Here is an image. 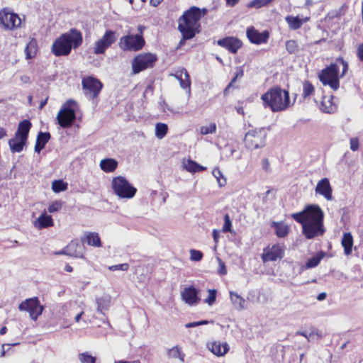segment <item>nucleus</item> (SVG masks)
Listing matches in <instances>:
<instances>
[{
    "instance_id": "c756f323",
    "label": "nucleus",
    "mask_w": 363,
    "mask_h": 363,
    "mask_svg": "<svg viewBox=\"0 0 363 363\" xmlns=\"http://www.w3.org/2000/svg\"><path fill=\"white\" fill-rule=\"evenodd\" d=\"M53 220L51 216L45 213L41 214L35 222V226L38 229L46 228L53 225Z\"/></svg>"
},
{
    "instance_id": "052dcab7",
    "label": "nucleus",
    "mask_w": 363,
    "mask_h": 363,
    "mask_svg": "<svg viewBox=\"0 0 363 363\" xmlns=\"http://www.w3.org/2000/svg\"><path fill=\"white\" fill-rule=\"evenodd\" d=\"M244 75V71L242 67H238L237 68V72L235 73V77L231 80L232 82H235L237 79L242 77Z\"/></svg>"
},
{
    "instance_id": "9b49d317",
    "label": "nucleus",
    "mask_w": 363,
    "mask_h": 363,
    "mask_svg": "<svg viewBox=\"0 0 363 363\" xmlns=\"http://www.w3.org/2000/svg\"><path fill=\"white\" fill-rule=\"evenodd\" d=\"M18 309L21 311H28L30 318L35 320L42 314L43 306L40 304L38 298H32L21 302L18 306Z\"/></svg>"
},
{
    "instance_id": "864d4df0",
    "label": "nucleus",
    "mask_w": 363,
    "mask_h": 363,
    "mask_svg": "<svg viewBox=\"0 0 363 363\" xmlns=\"http://www.w3.org/2000/svg\"><path fill=\"white\" fill-rule=\"evenodd\" d=\"M231 220L228 214H225L224 216V224L223 226V231L225 233L231 232Z\"/></svg>"
},
{
    "instance_id": "69168bd1",
    "label": "nucleus",
    "mask_w": 363,
    "mask_h": 363,
    "mask_svg": "<svg viewBox=\"0 0 363 363\" xmlns=\"http://www.w3.org/2000/svg\"><path fill=\"white\" fill-rule=\"evenodd\" d=\"M220 233L218 230L214 229L213 230V238L215 241V242H218V238H219Z\"/></svg>"
},
{
    "instance_id": "0e129e2a",
    "label": "nucleus",
    "mask_w": 363,
    "mask_h": 363,
    "mask_svg": "<svg viewBox=\"0 0 363 363\" xmlns=\"http://www.w3.org/2000/svg\"><path fill=\"white\" fill-rule=\"evenodd\" d=\"M262 165L263 169H264L266 172L269 171V162L268 159H267V158L263 159L262 161Z\"/></svg>"
},
{
    "instance_id": "3c124183",
    "label": "nucleus",
    "mask_w": 363,
    "mask_h": 363,
    "mask_svg": "<svg viewBox=\"0 0 363 363\" xmlns=\"http://www.w3.org/2000/svg\"><path fill=\"white\" fill-rule=\"evenodd\" d=\"M216 131V125L215 123H211L209 125L201 126L200 128V133L202 135L213 133Z\"/></svg>"
},
{
    "instance_id": "58836bf2",
    "label": "nucleus",
    "mask_w": 363,
    "mask_h": 363,
    "mask_svg": "<svg viewBox=\"0 0 363 363\" xmlns=\"http://www.w3.org/2000/svg\"><path fill=\"white\" fill-rule=\"evenodd\" d=\"M168 126L166 123H157L155 125V136L158 139H162L167 133Z\"/></svg>"
},
{
    "instance_id": "c03bdc74",
    "label": "nucleus",
    "mask_w": 363,
    "mask_h": 363,
    "mask_svg": "<svg viewBox=\"0 0 363 363\" xmlns=\"http://www.w3.org/2000/svg\"><path fill=\"white\" fill-rule=\"evenodd\" d=\"M19 342L4 343L1 346L0 357H4L6 354H10L12 352L11 347L18 345Z\"/></svg>"
},
{
    "instance_id": "2f4dec72",
    "label": "nucleus",
    "mask_w": 363,
    "mask_h": 363,
    "mask_svg": "<svg viewBox=\"0 0 363 363\" xmlns=\"http://www.w3.org/2000/svg\"><path fill=\"white\" fill-rule=\"evenodd\" d=\"M230 298L236 310L241 311L245 308V300L238 294L234 291H230Z\"/></svg>"
},
{
    "instance_id": "a18cd8bd",
    "label": "nucleus",
    "mask_w": 363,
    "mask_h": 363,
    "mask_svg": "<svg viewBox=\"0 0 363 363\" xmlns=\"http://www.w3.org/2000/svg\"><path fill=\"white\" fill-rule=\"evenodd\" d=\"M314 91V87L309 81H305L303 84V97L310 96Z\"/></svg>"
},
{
    "instance_id": "cd10ccee",
    "label": "nucleus",
    "mask_w": 363,
    "mask_h": 363,
    "mask_svg": "<svg viewBox=\"0 0 363 363\" xmlns=\"http://www.w3.org/2000/svg\"><path fill=\"white\" fill-rule=\"evenodd\" d=\"M341 244L344 248V252L346 255H350L352 251L353 237L351 233H344Z\"/></svg>"
},
{
    "instance_id": "473e14b6",
    "label": "nucleus",
    "mask_w": 363,
    "mask_h": 363,
    "mask_svg": "<svg viewBox=\"0 0 363 363\" xmlns=\"http://www.w3.org/2000/svg\"><path fill=\"white\" fill-rule=\"evenodd\" d=\"M38 51V43L35 39L32 38L25 48L26 59H32L35 57Z\"/></svg>"
},
{
    "instance_id": "79ce46f5",
    "label": "nucleus",
    "mask_w": 363,
    "mask_h": 363,
    "mask_svg": "<svg viewBox=\"0 0 363 363\" xmlns=\"http://www.w3.org/2000/svg\"><path fill=\"white\" fill-rule=\"evenodd\" d=\"M272 1L273 0H252L247 4V8L259 9L268 6Z\"/></svg>"
},
{
    "instance_id": "f8f14e48",
    "label": "nucleus",
    "mask_w": 363,
    "mask_h": 363,
    "mask_svg": "<svg viewBox=\"0 0 363 363\" xmlns=\"http://www.w3.org/2000/svg\"><path fill=\"white\" fill-rule=\"evenodd\" d=\"M116 40V32L107 30L104 35L96 41L94 47V53L96 55L104 54Z\"/></svg>"
},
{
    "instance_id": "5fc2aeb1",
    "label": "nucleus",
    "mask_w": 363,
    "mask_h": 363,
    "mask_svg": "<svg viewBox=\"0 0 363 363\" xmlns=\"http://www.w3.org/2000/svg\"><path fill=\"white\" fill-rule=\"evenodd\" d=\"M62 208V202L60 201H56L53 203H52L49 206H48V211L50 213H55V212H57L58 211H60Z\"/></svg>"
},
{
    "instance_id": "393cba45",
    "label": "nucleus",
    "mask_w": 363,
    "mask_h": 363,
    "mask_svg": "<svg viewBox=\"0 0 363 363\" xmlns=\"http://www.w3.org/2000/svg\"><path fill=\"white\" fill-rule=\"evenodd\" d=\"M111 303V297L108 294H104L101 297L96 298L97 311L103 315L108 311Z\"/></svg>"
},
{
    "instance_id": "774afa93",
    "label": "nucleus",
    "mask_w": 363,
    "mask_h": 363,
    "mask_svg": "<svg viewBox=\"0 0 363 363\" xmlns=\"http://www.w3.org/2000/svg\"><path fill=\"white\" fill-rule=\"evenodd\" d=\"M115 363H140V362L139 360H133V361L119 360V361H116Z\"/></svg>"
},
{
    "instance_id": "bb28decb",
    "label": "nucleus",
    "mask_w": 363,
    "mask_h": 363,
    "mask_svg": "<svg viewBox=\"0 0 363 363\" xmlns=\"http://www.w3.org/2000/svg\"><path fill=\"white\" fill-rule=\"evenodd\" d=\"M26 141L27 140L18 138L16 135L13 138L10 139L9 140V145L11 152H21L23 150V147L26 144Z\"/></svg>"
},
{
    "instance_id": "0eeeda50",
    "label": "nucleus",
    "mask_w": 363,
    "mask_h": 363,
    "mask_svg": "<svg viewBox=\"0 0 363 363\" xmlns=\"http://www.w3.org/2000/svg\"><path fill=\"white\" fill-rule=\"evenodd\" d=\"M267 133L264 128L249 130L245 135V147L253 150L265 146Z\"/></svg>"
},
{
    "instance_id": "49530a36",
    "label": "nucleus",
    "mask_w": 363,
    "mask_h": 363,
    "mask_svg": "<svg viewBox=\"0 0 363 363\" xmlns=\"http://www.w3.org/2000/svg\"><path fill=\"white\" fill-rule=\"evenodd\" d=\"M286 49L290 54H295L298 51V45L296 40H289L286 42Z\"/></svg>"
},
{
    "instance_id": "a211bd4d",
    "label": "nucleus",
    "mask_w": 363,
    "mask_h": 363,
    "mask_svg": "<svg viewBox=\"0 0 363 363\" xmlns=\"http://www.w3.org/2000/svg\"><path fill=\"white\" fill-rule=\"evenodd\" d=\"M315 191L316 194L323 196L328 201L333 199L332 187L328 178H323L318 182Z\"/></svg>"
},
{
    "instance_id": "e433bc0d",
    "label": "nucleus",
    "mask_w": 363,
    "mask_h": 363,
    "mask_svg": "<svg viewBox=\"0 0 363 363\" xmlns=\"http://www.w3.org/2000/svg\"><path fill=\"white\" fill-rule=\"evenodd\" d=\"M86 241L87 244L94 247H101V239L99 236V234L96 233H89L86 238L82 240V242Z\"/></svg>"
},
{
    "instance_id": "c9c22d12",
    "label": "nucleus",
    "mask_w": 363,
    "mask_h": 363,
    "mask_svg": "<svg viewBox=\"0 0 363 363\" xmlns=\"http://www.w3.org/2000/svg\"><path fill=\"white\" fill-rule=\"evenodd\" d=\"M296 335H300L305 337L308 341H313L314 340L315 335L317 336V338L322 337L321 333L315 328H312L309 331H298Z\"/></svg>"
},
{
    "instance_id": "13d9d810",
    "label": "nucleus",
    "mask_w": 363,
    "mask_h": 363,
    "mask_svg": "<svg viewBox=\"0 0 363 363\" xmlns=\"http://www.w3.org/2000/svg\"><path fill=\"white\" fill-rule=\"evenodd\" d=\"M209 323H210V321L203 320H200V321L188 323L185 324L184 326L186 328H194V327H198L200 325H207Z\"/></svg>"
},
{
    "instance_id": "6e6552de",
    "label": "nucleus",
    "mask_w": 363,
    "mask_h": 363,
    "mask_svg": "<svg viewBox=\"0 0 363 363\" xmlns=\"http://www.w3.org/2000/svg\"><path fill=\"white\" fill-rule=\"evenodd\" d=\"M145 41L141 34H128L120 38L119 48L123 51H138L145 45Z\"/></svg>"
},
{
    "instance_id": "7ed1b4c3",
    "label": "nucleus",
    "mask_w": 363,
    "mask_h": 363,
    "mask_svg": "<svg viewBox=\"0 0 363 363\" xmlns=\"http://www.w3.org/2000/svg\"><path fill=\"white\" fill-rule=\"evenodd\" d=\"M201 18V9L196 6H191L184 12L179 19L178 30L183 35L184 40L193 38L199 30L196 26Z\"/></svg>"
},
{
    "instance_id": "09e8293b",
    "label": "nucleus",
    "mask_w": 363,
    "mask_h": 363,
    "mask_svg": "<svg viewBox=\"0 0 363 363\" xmlns=\"http://www.w3.org/2000/svg\"><path fill=\"white\" fill-rule=\"evenodd\" d=\"M79 360L81 363H96V357L88 352H82L79 354Z\"/></svg>"
},
{
    "instance_id": "39448f33",
    "label": "nucleus",
    "mask_w": 363,
    "mask_h": 363,
    "mask_svg": "<svg viewBox=\"0 0 363 363\" xmlns=\"http://www.w3.org/2000/svg\"><path fill=\"white\" fill-rule=\"evenodd\" d=\"M77 102L72 99L67 101L57 115L58 124L63 128L71 127L75 121L76 113L74 107Z\"/></svg>"
},
{
    "instance_id": "f03ea898",
    "label": "nucleus",
    "mask_w": 363,
    "mask_h": 363,
    "mask_svg": "<svg viewBox=\"0 0 363 363\" xmlns=\"http://www.w3.org/2000/svg\"><path fill=\"white\" fill-rule=\"evenodd\" d=\"M261 99L265 108H269L273 112L286 110L291 106L289 93L279 86L269 89L262 95Z\"/></svg>"
},
{
    "instance_id": "f257e3e1",
    "label": "nucleus",
    "mask_w": 363,
    "mask_h": 363,
    "mask_svg": "<svg viewBox=\"0 0 363 363\" xmlns=\"http://www.w3.org/2000/svg\"><path fill=\"white\" fill-rule=\"evenodd\" d=\"M291 216L297 223L301 224L302 233L307 239L320 236L325 231L323 226V211L316 204L308 205L302 211L293 213Z\"/></svg>"
},
{
    "instance_id": "1a4fd4ad",
    "label": "nucleus",
    "mask_w": 363,
    "mask_h": 363,
    "mask_svg": "<svg viewBox=\"0 0 363 363\" xmlns=\"http://www.w3.org/2000/svg\"><path fill=\"white\" fill-rule=\"evenodd\" d=\"M157 60V55L150 52L137 55L134 57L132 63L133 73L138 74L143 70L152 67Z\"/></svg>"
},
{
    "instance_id": "37998d69",
    "label": "nucleus",
    "mask_w": 363,
    "mask_h": 363,
    "mask_svg": "<svg viewBox=\"0 0 363 363\" xmlns=\"http://www.w3.org/2000/svg\"><path fill=\"white\" fill-rule=\"evenodd\" d=\"M275 231L279 238H284L289 233V228L283 224L275 223Z\"/></svg>"
},
{
    "instance_id": "2eb2a0df",
    "label": "nucleus",
    "mask_w": 363,
    "mask_h": 363,
    "mask_svg": "<svg viewBox=\"0 0 363 363\" xmlns=\"http://www.w3.org/2000/svg\"><path fill=\"white\" fill-rule=\"evenodd\" d=\"M62 35L67 38L68 45L72 49H77L83 43V35L80 30L77 28H71L69 31L62 33Z\"/></svg>"
},
{
    "instance_id": "8fccbe9b",
    "label": "nucleus",
    "mask_w": 363,
    "mask_h": 363,
    "mask_svg": "<svg viewBox=\"0 0 363 363\" xmlns=\"http://www.w3.org/2000/svg\"><path fill=\"white\" fill-rule=\"evenodd\" d=\"M208 296L204 300V302L208 306H212L216 300L217 291L216 289H208Z\"/></svg>"
},
{
    "instance_id": "4d7b16f0",
    "label": "nucleus",
    "mask_w": 363,
    "mask_h": 363,
    "mask_svg": "<svg viewBox=\"0 0 363 363\" xmlns=\"http://www.w3.org/2000/svg\"><path fill=\"white\" fill-rule=\"evenodd\" d=\"M129 268V264L127 263H123L116 265H112L108 267L111 271L121 270L127 271Z\"/></svg>"
},
{
    "instance_id": "680f3d73",
    "label": "nucleus",
    "mask_w": 363,
    "mask_h": 363,
    "mask_svg": "<svg viewBox=\"0 0 363 363\" xmlns=\"http://www.w3.org/2000/svg\"><path fill=\"white\" fill-rule=\"evenodd\" d=\"M218 259L219 265H220L219 269H218V273L221 275L226 274L227 270H226L224 262H223L222 260L219 258Z\"/></svg>"
},
{
    "instance_id": "338daca9",
    "label": "nucleus",
    "mask_w": 363,
    "mask_h": 363,
    "mask_svg": "<svg viewBox=\"0 0 363 363\" xmlns=\"http://www.w3.org/2000/svg\"><path fill=\"white\" fill-rule=\"evenodd\" d=\"M20 80L24 84H28L30 82V77L27 75H23L20 77Z\"/></svg>"
},
{
    "instance_id": "b1692460",
    "label": "nucleus",
    "mask_w": 363,
    "mask_h": 363,
    "mask_svg": "<svg viewBox=\"0 0 363 363\" xmlns=\"http://www.w3.org/2000/svg\"><path fill=\"white\" fill-rule=\"evenodd\" d=\"M208 348L213 354L218 357L225 355L229 350V346L227 343L221 344L219 342L208 344Z\"/></svg>"
},
{
    "instance_id": "6ab92c4d",
    "label": "nucleus",
    "mask_w": 363,
    "mask_h": 363,
    "mask_svg": "<svg viewBox=\"0 0 363 363\" xmlns=\"http://www.w3.org/2000/svg\"><path fill=\"white\" fill-rule=\"evenodd\" d=\"M181 295L182 300L189 306L196 305L200 301L198 290L192 286L185 288Z\"/></svg>"
},
{
    "instance_id": "5701e85b",
    "label": "nucleus",
    "mask_w": 363,
    "mask_h": 363,
    "mask_svg": "<svg viewBox=\"0 0 363 363\" xmlns=\"http://www.w3.org/2000/svg\"><path fill=\"white\" fill-rule=\"evenodd\" d=\"M333 99L334 96L333 95L323 96L320 109L326 113H335L337 110V106L335 102H333Z\"/></svg>"
},
{
    "instance_id": "7c9ffc66",
    "label": "nucleus",
    "mask_w": 363,
    "mask_h": 363,
    "mask_svg": "<svg viewBox=\"0 0 363 363\" xmlns=\"http://www.w3.org/2000/svg\"><path fill=\"white\" fill-rule=\"evenodd\" d=\"M118 167V162L113 158H106L101 161V169L106 172H113Z\"/></svg>"
},
{
    "instance_id": "dca6fc26",
    "label": "nucleus",
    "mask_w": 363,
    "mask_h": 363,
    "mask_svg": "<svg viewBox=\"0 0 363 363\" xmlns=\"http://www.w3.org/2000/svg\"><path fill=\"white\" fill-rule=\"evenodd\" d=\"M246 35L248 40L252 43L257 45L267 43L269 37L268 31L264 30L260 33L257 30H256L253 26L247 28Z\"/></svg>"
},
{
    "instance_id": "a19ab883",
    "label": "nucleus",
    "mask_w": 363,
    "mask_h": 363,
    "mask_svg": "<svg viewBox=\"0 0 363 363\" xmlns=\"http://www.w3.org/2000/svg\"><path fill=\"white\" fill-rule=\"evenodd\" d=\"M50 139V134L48 132L40 131L36 138V143L45 147L47 143Z\"/></svg>"
},
{
    "instance_id": "f704fd0d",
    "label": "nucleus",
    "mask_w": 363,
    "mask_h": 363,
    "mask_svg": "<svg viewBox=\"0 0 363 363\" xmlns=\"http://www.w3.org/2000/svg\"><path fill=\"white\" fill-rule=\"evenodd\" d=\"M325 255V252L323 251H320L316 254V255L309 258L308 261L306 263V267L307 269H311L315 267L319 264L321 259H323V257Z\"/></svg>"
},
{
    "instance_id": "4be33fe9",
    "label": "nucleus",
    "mask_w": 363,
    "mask_h": 363,
    "mask_svg": "<svg viewBox=\"0 0 363 363\" xmlns=\"http://www.w3.org/2000/svg\"><path fill=\"white\" fill-rule=\"evenodd\" d=\"M284 256V250L283 247L279 245H274L267 253L262 255V259L264 262L276 261L278 259L283 258Z\"/></svg>"
},
{
    "instance_id": "bf43d9fd",
    "label": "nucleus",
    "mask_w": 363,
    "mask_h": 363,
    "mask_svg": "<svg viewBox=\"0 0 363 363\" xmlns=\"http://www.w3.org/2000/svg\"><path fill=\"white\" fill-rule=\"evenodd\" d=\"M350 149L352 151H357L359 148V140L357 138H352L350 140Z\"/></svg>"
},
{
    "instance_id": "9d476101",
    "label": "nucleus",
    "mask_w": 363,
    "mask_h": 363,
    "mask_svg": "<svg viewBox=\"0 0 363 363\" xmlns=\"http://www.w3.org/2000/svg\"><path fill=\"white\" fill-rule=\"evenodd\" d=\"M84 95L89 99L96 98L103 88V84L92 76L85 77L82 80Z\"/></svg>"
},
{
    "instance_id": "f3484780",
    "label": "nucleus",
    "mask_w": 363,
    "mask_h": 363,
    "mask_svg": "<svg viewBox=\"0 0 363 363\" xmlns=\"http://www.w3.org/2000/svg\"><path fill=\"white\" fill-rule=\"evenodd\" d=\"M217 44L228 50L230 52L235 54L238 50L242 47V42L238 38L235 37H225L217 41Z\"/></svg>"
},
{
    "instance_id": "4468645a",
    "label": "nucleus",
    "mask_w": 363,
    "mask_h": 363,
    "mask_svg": "<svg viewBox=\"0 0 363 363\" xmlns=\"http://www.w3.org/2000/svg\"><path fill=\"white\" fill-rule=\"evenodd\" d=\"M71 46L68 45L67 38L60 35L52 45V52L57 57L67 56L71 52Z\"/></svg>"
},
{
    "instance_id": "20e7f679",
    "label": "nucleus",
    "mask_w": 363,
    "mask_h": 363,
    "mask_svg": "<svg viewBox=\"0 0 363 363\" xmlns=\"http://www.w3.org/2000/svg\"><path fill=\"white\" fill-rule=\"evenodd\" d=\"M111 187L115 194L121 199H132L137 192V189L122 176L113 178Z\"/></svg>"
},
{
    "instance_id": "de8ad7c7",
    "label": "nucleus",
    "mask_w": 363,
    "mask_h": 363,
    "mask_svg": "<svg viewBox=\"0 0 363 363\" xmlns=\"http://www.w3.org/2000/svg\"><path fill=\"white\" fill-rule=\"evenodd\" d=\"M212 174L216 178L219 186L221 187L226 184V179L223 178L222 172L218 167L213 169Z\"/></svg>"
},
{
    "instance_id": "4c0bfd02",
    "label": "nucleus",
    "mask_w": 363,
    "mask_h": 363,
    "mask_svg": "<svg viewBox=\"0 0 363 363\" xmlns=\"http://www.w3.org/2000/svg\"><path fill=\"white\" fill-rule=\"evenodd\" d=\"M286 21L289 24V28L292 30L300 28L303 24L302 20L298 16H288L286 17Z\"/></svg>"
},
{
    "instance_id": "603ef678",
    "label": "nucleus",
    "mask_w": 363,
    "mask_h": 363,
    "mask_svg": "<svg viewBox=\"0 0 363 363\" xmlns=\"http://www.w3.org/2000/svg\"><path fill=\"white\" fill-rule=\"evenodd\" d=\"M203 257V253L196 250H190V259L193 261L199 262Z\"/></svg>"
},
{
    "instance_id": "72a5a7b5",
    "label": "nucleus",
    "mask_w": 363,
    "mask_h": 363,
    "mask_svg": "<svg viewBox=\"0 0 363 363\" xmlns=\"http://www.w3.org/2000/svg\"><path fill=\"white\" fill-rule=\"evenodd\" d=\"M167 356L169 358L179 359L182 362H184L185 354L182 352V348L178 345L169 349L167 350Z\"/></svg>"
},
{
    "instance_id": "c85d7f7f",
    "label": "nucleus",
    "mask_w": 363,
    "mask_h": 363,
    "mask_svg": "<svg viewBox=\"0 0 363 363\" xmlns=\"http://www.w3.org/2000/svg\"><path fill=\"white\" fill-rule=\"evenodd\" d=\"M183 167L191 173L199 172L206 170V167L199 164L195 161L188 159L184 160Z\"/></svg>"
},
{
    "instance_id": "423d86ee",
    "label": "nucleus",
    "mask_w": 363,
    "mask_h": 363,
    "mask_svg": "<svg viewBox=\"0 0 363 363\" xmlns=\"http://www.w3.org/2000/svg\"><path fill=\"white\" fill-rule=\"evenodd\" d=\"M320 82L324 86H329L333 90L336 91L340 86L339 67L337 63H331L329 66L322 69L318 74Z\"/></svg>"
},
{
    "instance_id": "aec40b11",
    "label": "nucleus",
    "mask_w": 363,
    "mask_h": 363,
    "mask_svg": "<svg viewBox=\"0 0 363 363\" xmlns=\"http://www.w3.org/2000/svg\"><path fill=\"white\" fill-rule=\"evenodd\" d=\"M68 256L76 258H84L85 247L82 242L72 240L67 245Z\"/></svg>"
},
{
    "instance_id": "e2e57ef3",
    "label": "nucleus",
    "mask_w": 363,
    "mask_h": 363,
    "mask_svg": "<svg viewBox=\"0 0 363 363\" xmlns=\"http://www.w3.org/2000/svg\"><path fill=\"white\" fill-rule=\"evenodd\" d=\"M357 55L359 60L363 62V43L357 47Z\"/></svg>"
},
{
    "instance_id": "a878e982",
    "label": "nucleus",
    "mask_w": 363,
    "mask_h": 363,
    "mask_svg": "<svg viewBox=\"0 0 363 363\" xmlns=\"http://www.w3.org/2000/svg\"><path fill=\"white\" fill-rule=\"evenodd\" d=\"M32 124L29 120H23L21 121L18 124L17 131L15 133V135L18 138H22L25 140H28L29 131Z\"/></svg>"
},
{
    "instance_id": "ea45409f",
    "label": "nucleus",
    "mask_w": 363,
    "mask_h": 363,
    "mask_svg": "<svg viewBox=\"0 0 363 363\" xmlns=\"http://www.w3.org/2000/svg\"><path fill=\"white\" fill-rule=\"evenodd\" d=\"M67 183L65 182L62 179L55 180L52 183V190L55 193H60L61 191L67 190Z\"/></svg>"
},
{
    "instance_id": "ddd939ff",
    "label": "nucleus",
    "mask_w": 363,
    "mask_h": 363,
    "mask_svg": "<svg viewBox=\"0 0 363 363\" xmlns=\"http://www.w3.org/2000/svg\"><path fill=\"white\" fill-rule=\"evenodd\" d=\"M21 18L13 12L7 9H4L0 11V24L6 28L11 30L17 28L21 25Z\"/></svg>"
},
{
    "instance_id": "412c9836",
    "label": "nucleus",
    "mask_w": 363,
    "mask_h": 363,
    "mask_svg": "<svg viewBox=\"0 0 363 363\" xmlns=\"http://www.w3.org/2000/svg\"><path fill=\"white\" fill-rule=\"evenodd\" d=\"M179 82L180 86L186 89L188 94L191 92L190 76L185 68H181L172 74Z\"/></svg>"
},
{
    "instance_id": "6e6d98bb",
    "label": "nucleus",
    "mask_w": 363,
    "mask_h": 363,
    "mask_svg": "<svg viewBox=\"0 0 363 363\" xmlns=\"http://www.w3.org/2000/svg\"><path fill=\"white\" fill-rule=\"evenodd\" d=\"M336 62L342 65V72L340 77H343L348 70V63L344 60L342 57H339L336 59Z\"/></svg>"
}]
</instances>
